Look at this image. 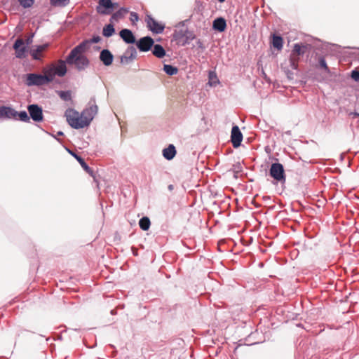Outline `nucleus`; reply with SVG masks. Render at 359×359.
<instances>
[{
  "instance_id": "1",
  "label": "nucleus",
  "mask_w": 359,
  "mask_h": 359,
  "mask_svg": "<svg viewBox=\"0 0 359 359\" xmlns=\"http://www.w3.org/2000/svg\"><path fill=\"white\" fill-rule=\"evenodd\" d=\"M88 42L83 41L74 48L66 58L69 65H74L78 70H83L89 65V60L85 55Z\"/></svg>"
},
{
  "instance_id": "2",
  "label": "nucleus",
  "mask_w": 359,
  "mask_h": 359,
  "mask_svg": "<svg viewBox=\"0 0 359 359\" xmlns=\"http://www.w3.org/2000/svg\"><path fill=\"white\" fill-rule=\"evenodd\" d=\"M310 48L309 45L304 43H295L291 52L289 63L292 69H297L299 61V57L303 55Z\"/></svg>"
},
{
  "instance_id": "3",
  "label": "nucleus",
  "mask_w": 359,
  "mask_h": 359,
  "mask_svg": "<svg viewBox=\"0 0 359 359\" xmlns=\"http://www.w3.org/2000/svg\"><path fill=\"white\" fill-rule=\"evenodd\" d=\"M65 115L67 121L73 128L79 129L86 127L81 113L79 114L74 109L69 108L66 110Z\"/></svg>"
},
{
  "instance_id": "4",
  "label": "nucleus",
  "mask_w": 359,
  "mask_h": 359,
  "mask_svg": "<svg viewBox=\"0 0 359 359\" xmlns=\"http://www.w3.org/2000/svg\"><path fill=\"white\" fill-rule=\"evenodd\" d=\"M52 81V78L48 77L47 72L45 75L38 74H27L25 76V83L27 86H42Z\"/></svg>"
},
{
  "instance_id": "5",
  "label": "nucleus",
  "mask_w": 359,
  "mask_h": 359,
  "mask_svg": "<svg viewBox=\"0 0 359 359\" xmlns=\"http://www.w3.org/2000/svg\"><path fill=\"white\" fill-rule=\"evenodd\" d=\"M97 110L98 107L95 100H93L88 103V106L81 112L86 127L90 123L94 116L97 113Z\"/></svg>"
},
{
  "instance_id": "6",
  "label": "nucleus",
  "mask_w": 359,
  "mask_h": 359,
  "mask_svg": "<svg viewBox=\"0 0 359 359\" xmlns=\"http://www.w3.org/2000/svg\"><path fill=\"white\" fill-rule=\"evenodd\" d=\"M66 62V60H60L56 65H53L50 67L46 71L48 77L52 78L53 80L55 75L59 76H65L67 72Z\"/></svg>"
},
{
  "instance_id": "7",
  "label": "nucleus",
  "mask_w": 359,
  "mask_h": 359,
  "mask_svg": "<svg viewBox=\"0 0 359 359\" xmlns=\"http://www.w3.org/2000/svg\"><path fill=\"white\" fill-rule=\"evenodd\" d=\"M270 175L276 181L280 182H285V170L283 165L279 163H272L269 170Z\"/></svg>"
},
{
  "instance_id": "8",
  "label": "nucleus",
  "mask_w": 359,
  "mask_h": 359,
  "mask_svg": "<svg viewBox=\"0 0 359 359\" xmlns=\"http://www.w3.org/2000/svg\"><path fill=\"white\" fill-rule=\"evenodd\" d=\"M29 117L35 122H41L43 120V110L37 104H29L27 106Z\"/></svg>"
},
{
  "instance_id": "9",
  "label": "nucleus",
  "mask_w": 359,
  "mask_h": 359,
  "mask_svg": "<svg viewBox=\"0 0 359 359\" xmlns=\"http://www.w3.org/2000/svg\"><path fill=\"white\" fill-rule=\"evenodd\" d=\"M13 49L15 50V57L18 58H25L27 56V47L25 45V41L22 39L18 38L13 44Z\"/></svg>"
},
{
  "instance_id": "10",
  "label": "nucleus",
  "mask_w": 359,
  "mask_h": 359,
  "mask_svg": "<svg viewBox=\"0 0 359 359\" xmlns=\"http://www.w3.org/2000/svg\"><path fill=\"white\" fill-rule=\"evenodd\" d=\"M111 0H99L96 11L101 15H107L112 13Z\"/></svg>"
},
{
  "instance_id": "11",
  "label": "nucleus",
  "mask_w": 359,
  "mask_h": 359,
  "mask_svg": "<svg viewBox=\"0 0 359 359\" xmlns=\"http://www.w3.org/2000/svg\"><path fill=\"white\" fill-rule=\"evenodd\" d=\"M148 28L154 33L159 34L163 32L164 25L157 22L154 18L150 15H147L145 20Z\"/></svg>"
},
{
  "instance_id": "12",
  "label": "nucleus",
  "mask_w": 359,
  "mask_h": 359,
  "mask_svg": "<svg viewBox=\"0 0 359 359\" xmlns=\"http://www.w3.org/2000/svg\"><path fill=\"white\" fill-rule=\"evenodd\" d=\"M154 41L150 36H144L137 41L136 46L140 51L147 52L154 46Z\"/></svg>"
},
{
  "instance_id": "13",
  "label": "nucleus",
  "mask_w": 359,
  "mask_h": 359,
  "mask_svg": "<svg viewBox=\"0 0 359 359\" xmlns=\"http://www.w3.org/2000/svg\"><path fill=\"white\" fill-rule=\"evenodd\" d=\"M231 142L233 147L237 148L241 145L243 140V135L237 126H234L231 130Z\"/></svg>"
},
{
  "instance_id": "14",
  "label": "nucleus",
  "mask_w": 359,
  "mask_h": 359,
  "mask_svg": "<svg viewBox=\"0 0 359 359\" xmlns=\"http://www.w3.org/2000/svg\"><path fill=\"white\" fill-rule=\"evenodd\" d=\"M195 35L193 32L189 31H185L184 32H179L177 34L176 39L178 40V43L182 45L189 43L190 41L194 40Z\"/></svg>"
},
{
  "instance_id": "15",
  "label": "nucleus",
  "mask_w": 359,
  "mask_h": 359,
  "mask_svg": "<svg viewBox=\"0 0 359 359\" xmlns=\"http://www.w3.org/2000/svg\"><path fill=\"white\" fill-rule=\"evenodd\" d=\"M137 57L136 49L133 46L128 47L124 55L121 57L122 63H128V62L135 59Z\"/></svg>"
},
{
  "instance_id": "16",
  "label": "nucleus",
  "mask_w": 359,
  "mask_h": 359,
  "mask_svg": "<svg viewBox=\"0 0 359 359\" xmlns=\"http://www.w3.org/2000/svg\"><path fill=\"white\" fill-rule=\"evenodd\" d=\"M119 35L121 38L127 43H134L135 37L132 31L128 29H123L120 31Z\"/></svg>"
},
{
  "instance_id": "17",
  "label": "nucleus",
  "mask_w": 359,
  "mask_h": 359,
  "mask_svg": "<svg viewBox=\"0 0 359 359\" xmlns=\"http://www.w3.org/2000/svg\"><path fill=\"white\" fill-rule=\"evenodd\" d=\"M100 59L104 65L109 66L112 64L114 56L109 50L104 49L101 51Z\"/></svg>"
},
{
  "instance_id": "18",
  "label": "nucleus",
  "mask_w": 359,
  "mask_h": 359,
  "mask_svg": "<svg viewBox=\"0 0 359 359\" xmlns=\"http://www.w3.org/2000/svg\"><path fill=\"white\" fill-rule=\"evenodd\" d=\"M15 110L10 107H0V118H14Z\"/></svg>"
},
{
  "instance_id": "19",
  "label": "nucleus",
  "mask_w": 359,
  "mask_h": 359,
  "mask_svg": "<svg viewBox=\"0 0 359 359\" xmlns=\"http://www.w3.org/2000/svg\"><path fill=\"white\" fill-rule=\"evenodd\" d=\"M129 12L128 8H121L116 12L112 14L110 18V22L113 23L114 21L118 22L121 19H123L125 15Z\"/></svg>"
},
{
  "instance_id": "20",
  "label": "nucleus",
  "mask_w": 359,
  "mask_h": 359,
  "mask_svg": "<svg viewBox=\"0 0 359 359\" xmlns=\"http://www.w3.org/2000/svg\"><path fill=\"white\" fill-rule=\"evenodd\" d=\"M212 27L215 30L222 32L226 28V22L224 18H218L213 21Z\"/></svg>"
},
{
  "instance_id": "21",
  "label": "nucleus",
  "mask_w": 359,
  "mask_h": 359,
  "mask_svg": "<svg viewBox=\"0 0 359 359\" xmlns=\"http://www.w3.org/2000/svg\"><path fill=\"white\" fill-rule=\"evenodd\" d=\"M48 44L38 46L36 49L32 50L30 53L34 60H40L42 57V52L48 48Z\"/></svg>"
},
{
  "instance_id": "22",
  "label": "nucleus",
  "mask_w": 359,
  "mask_h": 359,
  "mask_svg": "<svg viewBox=\"0 0 359 359\" xmlns=\"http://www.w3.org/2000/svg\"><path fill=\"white\" fill-rule=\"evenodd\" d=\"M176 154V149L173 144H170L163 150V156L167 160H172Z\"/></svg>"
},
{
  "instance_id": "23",
  "label": "nucleus",
  "mask_w": 359,
  "mask_h": 359,
  "mask_svg": "<svg viewBox=\"0 0 359 359\" xmlns=\"http://www.w3.org/2000/svg\"><path fill=\"white\" fill-rule=\"evenodd\" d=\"M271 43L273 48H276L278 50H281L283 46V39L280 36L273 34L272 35Z\"/></svg>"
},
{
  "instance_id": "24",
  "label": "nucleus",
  "mask_w": 359,
  "mask_h": 359,
  "mask_svg": "<svg viewBox=\"0 0 359 359\" xmlns=\"http://www.w3.org/2000/svg\"><path fill=\"white\" fill-rule=\"evenodd\" d=\"M75 158L79 161L81 167L86 170L88 174H90L91 176H93V170L91 168H90L86 163L84 161V160L79 156L76 154H73Z\"/></svg>"
},
{
  "instance_id": "25",
  "label": "nucleus",
  "mask_w": 359,
  "mask_h": 359,
  "mask_svg": "<svg viewBox=\"0 0 359 359\" xmlns=\"http://www.w3.org/2000/svg\"><path fill=\"white\" fill-rule=\"evenodd\" d=\"M153 54L158 57L163 58L165 55V51L163 46L159 44L154 45Z\"/></svg>"
},
{
  "instance_id": "26",
  "label": "nucleus",
  "mask_w": 359,
  "mask_h": 359,
  "mask_svg": "<svg viewBox=\"0 0 359 359\" xmlns=\"http://www.w3.org/2000/svg\"><path fill=\"white\" fill-rule=\"evenodd\" d=\"M14 119L20 120L23 122H29L30 117L28 116L25 111H15Z\"/></svg>"
},
{
  "instance_id": "27",
  "label": "nucleus",
  "mask_w": 359,
  "mask_h": 359,
  "mask_svg": "<svg viewBox=\"0 0 359 359\" xmlns=\"http://www.w3.org/2000/svg\"><path fill=\"white\" fill-rule=\"evenodd\" d=\"M115 32V29L114 27L113 23H110L106 26L104 27L102 30V34L105 37H110Z\"/></svg>"
},
{
  "instance_id": "28",
  "label": "nucleus",
  "mask_w": 359,
  "mask_h": 359,
  "mask_svg": "<svg viewBox=\"0 0 359 359\" xmlns=\"http://www.w3.org/2000/svg\"><path fill=\"white\" fill-rule=\"evenodd\" d=\"M150 224H151L150 220L147 217H144L140 219V222H139L140 227L144 231L148 230L149 229Z\"/></svg>"
},
{
  "instance_id": "29",
  "label": "nucleus",
  "mask_w": 359,
  "mask_h": 359,
  "mask_svg": "<svg viewBox=\"0 0 359 359\" xmlns=\"http://www.w3.org/2000/svg\"><path fill=\"white\" fill-rule=\"evenodd\" d=\"M163 70L168 75H170V76L177 74L178 72V69L177 67H173L170 65H165L163 67Z\"/></svg>"
},
{
  "instance_id": "30",
  "label": "nucleus",
  "mask_w": 359,
  "mask_h": 359,
  "mask_svg": "<svg viewBox=\"0 0 359 359\" xmlns=\"http://www.w3.org/2000/svg\"><path fill=\"white\" fill-rule=\"evenodd\" d=\"M60 97L65 100V101H69L71 100V93L69 91H60L59 93Z\"/></svg>"
},
{
  "instance_id": "31",
  "label": "nucleus",
  "mask_w": 359,
  "mask_h": 359,
  "mask_svg": "<svg viewBox=\"0 0 359 359\" xmlns=\"http://www.w3.org/2000/svg\"><path fill=\"white\" fill-rule=\"evenodd\" d=\"M217 83H218V79L217 78V76L215 72H210L209 73V83L210 86L215 85Z\"/></svg>"
},
{
  "instance_id": "32",
  "label": "nucleus",
  "mask_w": 359,
  "mask_h": 359,
  "mask_svg": "<svg viewBox=\"0 0 359 359\" xmlns=\"http://www.w3.org/2000/svg\"><path fill=\"white\" fill-rule=\"evenodd\" d=\"M19 1L25 8L30 7L34 3V0H19Z\"/></svg>"
},
{
  "instance_id": "33",
  "label": "nucleus",
  "mask_w": 359,
  "mask_h": 359,
  "mask_svg": "<svg viewBox=\"0 0 359 359\" xmlns=\"http://www.w3.org/2000/svg\"><path fill=\"white\" fill-rule=\"evenodd\" d=\"M130 20L133 24L135 23L139 20L138 15L135 12H131Z\"/></svg>"
},
{
  "instance_id": "34",
  "label": "nucleus",
  "mask_w": 359,
  "mask_h": 359,
  "mask_svg": "<svg viewBox=\"0 0 359 359\" xmlns=\"http://www.w3.org/2000/svg\"><path fill=\"white\" fill-rule=\"evenodd\" d=\"M351 77L355 81H359V71H357V70L352 71Z\"/></svg>"
},
{
  "instance_id": "35",
  "label": "nucleus",
  "mask_w": 359,
  "mask_h": 359,
  "mask_svg": "<svg viewBox=\"0 0 359 359\" xmlns=\"http://www.w3.org/2000/svg\"><path fill=\"white\" fill-rule=\"evenodd\" d=\"M320 66L323 68L325 70H328V67L326 64L325 60L323 58H320L319 60Z\"/></svg>"
},
{
  "instance_id": "36",
  "label": "nucleus",
  "mask_w": 359,
  "mask_h": 359,
  "mask_svg": "<svg viewBox=\"0 0 359 359\" xmlns=\"http://www.w3.org/2000/svg\"><path fill=\"white\" fill-rule=\"evenodd\" d=\"M101 40V38L100 36H94L91 39H90V42L91 43H97L98 42H100Z\"/></svg>"
},
{
  "instance_id": "37",
  "label": "nucleus",
  "mask_w": 359,
  "mask_h": 359,
  "mask_svg": "<svg viewBox=\"0 0 359 359\" xmlns=\"http://www.w3.org/2000/svg\"><path fill=\"white\" fill-rule=\"evenodd\" d=\"M67 0H50V2L53 5L61 4L65 2Z\"/></svg>"
},
{
  "instance_id": "38",
  "label": "nucleus",
  "mask_w": 359,
  "mask_h": 359,
  "mask_svg": "<svg viewBox=\"0 0 359 359\" xmlns=\"http://www.w3.org/2000/svg\"><path fill=\"white\" fill-rule=\"evenodd\" d=\"M25 41V45L28 47L32 43V36L28 37Z\"/></svg>"
},
{
  "instance_id": "39",
  "label": "nucleus",
  "mask_w": 359,
  "mask_h": 359,
  "mask_svg": "<svg viewBox=\"0 0 359 359\" xmlns=\"http://www.w3.org/2000/svg\"><path fill=\"white\" fill-rule=\"evenodd\" d=\"M112 11L114 10V9H116L119 7V4L118 3H113L112 2Z\"/></svg>"
},
{
  "instance_id": "40",
  "label": "nucleus",
  "mask_w": 359,
  "mask_h": 359,
  "mask_svg": "<svg viewBox=\"0 0 359 359\" xmlns=\"http://www.w3.org/2000/svg\"><path fill=\"white\" fill-rule=\"evenodd\" d=\"M349 115H350V116H351V115H353L354 116H359V114H358V113H356V112H355V113H350V114H349Z\"/></svg>"
},
{
  "instance_id": "41",
  "label": "nucleus",
  "mask_w": 359,
  "mask_h": 359,
  "mask_svg": "<svg viewBox=\"0 0 359 359\" xmlns=\"http://www.w3.org/2000/svg\"><path fill=\"white\" fill-rule=\"evenodd\" d=\"M219 2L222 3L224 2L225 0H218Z\"/></svg>"
},
{
  "instance_id": "42",
  "label": "nucleus",
  "mask_w": 359,
  "mask_h": 359,
  "mask_svg": "<svg viewBox=\"0 0 359 359\" xmlns=\"http://www.w3.org/2000/svg\"><path fill=\"white\" fill-rule=\"evenodd\" d=\"M169 189H172V185H170V186H169Z\"/></svg>"
}]
</instances>
